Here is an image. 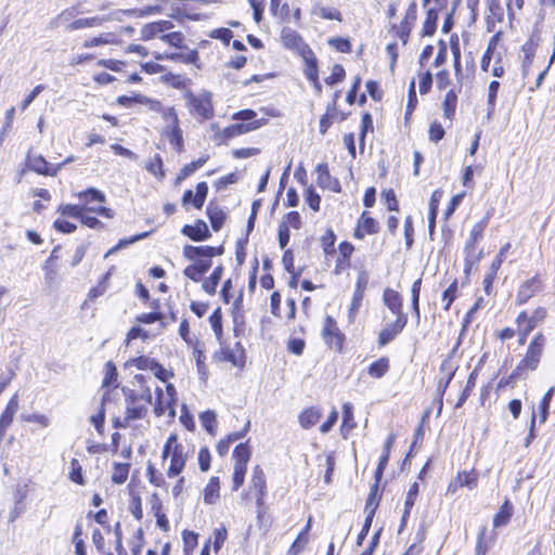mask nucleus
<instances>
[{"mask_svg": "<svg viewBox=\"0 0 555 555\" xmlns=\"http://www.w3.org/2000/svg\"><path fill=\"white\" fill-rule=\"evenodd\" d=\"M188 457L189 449L178 441L177 434H171L162 452L163 461L170 460L167 476L169 478L179 476L185 467Z\"/></svg>", "mask_w": 555, "mask_h": 555, "instance_id": "1", "label": "nucleus"}, {"mask_svg": "<svg viewBox=\"0 0 555 555\" xmlns=\"http://www.w3.org/2000/svg\"><path fill=\"white\" fill-rule=\"evenodd\" d=\"M183 99L185 100L190 114L194 117L202 121L214 117V105L210 92L202 91L195 94L191 90L185 89L183 92Z\"/></svg>", "mask_w": 555, "mask_h": 555, "instance_id": "2", "label": "nucleus"}, {"mask_svg": "<svg viewBox=\"0 0 555 555\" xmlns=\"http://www.w3.org/2000/svg\"><path fill=\"white\" fill-rule=\"evenodd\" d=\"M223 247L214 246H193L185 245L183 247V257L192 261L196 268L206 273L211 267V259L216 256L222 255Z\"/></svg>", "mask_w": 555, "mask_h": 555, "instance_id": "3", "label": "nucleus"}, {"mask_svg": "<svg viewBox=\"0 0 555 555\" xmlns=\"http://www.w3.org/2000/svg\"><path fill=\"white\" fill-rule=\"evenodd\" d=\"M149 413L146 403L139 402L134 396V391L131 390L126 395V410L124 417H116L113 420L115 428H127L132 422L143 420Z\"/></svg>", "mask_w": 555, "mask_h": 555, "instance_id": "4", "label": "nucleus"}, {"mask_svg": "<svg viewBox=\"0 0 555 555\" xmlns=\"http://www.w3.org/2000/svg\"><path fill=\"white\" fill-rule=\"evenodd\" d=\"M545 346V338L542 334H538L530 343L525 358L518 363L516 371H534L541 360Z\"/></svg>", "mask_w": 555, "mask_h": 555, "instance_id": "5", "label": "nucleus"}, {"mask_svg": "<svg viewBox=\"0 0 555 555\" xmlns=\"http://www.w3.org/2000/svg\"><path fill=\"white\" fill-rule=\"evenodd\" d=\"M107 22H124V13L120 11H112L104 15H96L92 17H83L73 21L66 26V29L68 31L78 30L82 28H92V27H99L102 26L104 23Z\"/></svg>", "mask_w": 555, "mask_h": 555, "instance_id": "6", "label": "nucleus"}, {"mask_svg": "<svg viewBox=\"0 0 555 555\" xmlns=\"http://www.w3.org/2000/svg\"><path fill=\"white\" fill-rule=\"evenodd\" d=\"M157 401L154 406V412L157 416L165 415L167 412L169 416L176 415L175 401H176V388L173 385L168 384L166 386V393L163 392L162 388H156Z\"/></svg>", "mask_w": 555, "mask_h": 555, "instance_id": "7", "label": "nucleus"}, {"mask_svg": "<svg viewBox=\"0 0 555 555\" xmlns=\"http://www.w3.org/2000/svg\"><path fill=\"white\" fill-rule=\"evenodd\" d=\"M322 336L325 343L336 350H340L344 343V335L337 326L336 321L327 315L324 320Z\"/></svg>", "mask_w": 555, "mask_h": 555, "instance_id": "8", "label": "nucleus"}, {"mask_svg": "<svg viewBox=\"0 0 555 555\" xmlns=\"http://www.w3.org/2000/svg\"><path fill=\"white\" fill-rule=\"evenodd\" d=\"M408 323V315L397 317L392 323H387L378 335V345L386 346L399 335Z\"/></svg>", "mask_w": 555, "mask_h": 555, "instance_id": "9", "label": "nucleus"}, {"mask_svg": "<svg viewBox=\"0 0 555 555\" xmlns=\"http://www.w3.org/2000/svg\"><path fill=\"white\" fill-rule=\"evenodd\" d=\"M173 28V24L170 21H157L145 24L140 30V39L143 41H150L155 38L162 40V35H167V31Z\"/></svg>", "mask_w": 555, "mask_h": 555, "instance_id": "10", "label": "nucleus"}, {"mask_svg": "<svg viewBox=\"0 0 555 555\" xmlns=\"http://www.w3.org/2000/svg\"><path fill=\"white\" fill-rule=\"evenodd\" d=\"M27 166L30 170L43 175L54 177L61 170L62 165L52 167L42 155L29 153L27 156Z\"/></svg>", "mask_w": 555, "mask_h": 555, "instance_id": "11", "label": "nucleus"}, {"mask_svg": "<svg viewBox=\"0 0 555 555\" xmlns=\"http://www.w3.org/2000/svg\"><path fill=\"white\" fill-rule=\"evenodd\" d=\"M20 409L18 395L15 393L9 400L4 411L0 416V443L4 439L8 428L13 423L14 416Z\"/></svg>", "mask_w": 555, "mask_h": 555, "instance_id": "12", "label": "nucleus"}, {"mask_svg": "<svg viewBox=\"0 0 555 555\" xmlns=\"http://www.w3.org/2000/svg\"><path fill=\"white\" fill-rule=\"evenodd\" d=\"M266 476L262 468L259 465H256L253 469V476L250 480V491L255 493L256 503L258 506L263 504L264 495H266Z\"/></svg>", "mask_w": 555, "mask_h": 555, "instance_id": "13", "label": "nucleus"}, {"mask_svg": "<svg viewBox=\"0 0 555 555\" xmlns=\"http://www.w3.org/2000/svg\"><path fill=\"white\" fill-rule=\"evenodd\" d=\"M317 183L322 189L333 192H340V183L337 179L332 178L326 164H319L315 168Z\"/></svg>", "mask_w": 555, "mask_h": 555, "instance_id": "14", "label": "nucleus"}, {"mask_svg": "<svg viewBox=\"0 0 555 555\" xmlns=\"http://www.w3.org/2000/svg\"><path fill=\"white\" fill-rule=\"evenodd\" d=\"M467 487L474 489L477 487V477L473 472H461L457 476L451 480L448 486L447 494H454L459 488Z\"/></svg>", "mask_w": 555, "mask_h": 555, "instance_id": "15", "label": "nucleus"}, {"mask_svg": "<svg viewBox=\"0 0 555 555\" xmlns=\"http://www.w3.org/2000/svg\"><path fill=\"white\" fill-rule=\"evenodd\" d=\"M281 39L285 48L305 52L307 44L301 36L291 27H284L281 31Z\"/></svg>", "mask_w": 555, "mask_h": 555, "instance_id": "16", "label": "nucleus"}, {"mask_svg": "<svg viewBox=\"0 0 555 555\" xmlns=\"http://www.w3.org/2000/svg\"><path fill=\"white\" fill-rule=\"evenodd\" d=\"M542 287V283L539 278L534 276L525 283L518 289L517 301L519 305L527 302L533 297Z\"/></svg>", "mask_w": 555, "mask_h": 555, "instance_id": "17", "label": "nucleus"}, {"mask_svg": "<svg viewBox=\"0 0 555 555\" xmlns=\"http://www.w3.org/2000/svg\"><path fill=\"white\" fill-rule=\"evenodd\" d=\"M182 234L190 237L192 241L201 242L210 237L209 229L206 222L198 220L195 224H185L182 230Z\"/></svg>", "mask_w": 555, "mask_h": 555, "instance_id": "18", "label": "nucleus"}, {"mask_svg": "<svg viewBox=\"0 0 555 555\" xmlns=\"http://www.w3.org/2000/svg\"><path fill=\"white\" fill-rule=\"evenodd\" d=\"M383 300L385 306L393 313L396 317L406 315L402 311V298L400 294L391 288H386L384 291Z\"/></svg>", "mask_w": 555, "mask_h": 555, "instance_id": "19", "label": "nucleus"}, {"mask_svg": "<svg viewBox=\"0 0 555 555\" xmlns=\"http://www.w3.org/2000/svg\"><path fill=\"white\" fill-rule=\"evenodd\" d=\"M377 222L372 217H370L367 212L364 211L359 219L354 236L357 238H363L365 234H374L377 233Z\"/></svg>", "mask_w": 555, "mask_h": 555, "instance_id": "20", "label": "nucleus"}, {"mask_svg": "<svg viewBox=\"0 0 555 555\" xmlns=\"http://www.w3.org/2000/svg\"><path fill=\"white\" fill-rule=\"evenodd\" d=\"M164 135L168 139L170 145L177 152H182L184 141L180 124L173 126H166L164 129Z\"/></svg>", "mask_w": 555, "mask_h": 555, "instance_id": "21", "label": "nucleus"}, {"mask_svg": "<svg viewBox=\"0 0 555 555\" xmlns=\"http://www.w3.org/2000/svg\"><path fill=\"white\" fill-rule=\"evenodd\" d=\"M321 416H322L321 410L318 408L311 406V408L304 410L299 414L298 422L302 428L308 429V428L314 426L317 423H319Z\"/></svg>", "mask_w": 555, "mask_h": 555, "instance_id": "22", "label": "nucleus"}, {"mask_svg": "<svg viewBox=\"0 0 555 555\" xmlns=\"http://www.w3.org/2000/svg\"><path fill=\"white\" fill-rule=\"evenodd\" d=\"M204 502L206 504H216L220 498V480L219 477H211L204 488Z\"/></svg>", "mask_w": 555, "mask_h": 555, "instance_id": "23", "label": "nucleus"}, {"mask_svg": "<svg viewBox=\"0 0 555 555\" xmlns=\"http://www.w3.org/2000/svg\"><path fill=\"white\" fill-rule=\"evenodd\" d=\"M117 11H120L121 13H124V18L126 16L134 17V18H142V17H145L149 15L160 13L163 11V8L160 4H155V5H146L142 9H129V10L118 9Z\"/></svg>", "mask_w": 555, "mask_h": 555, "instance_id": "24", "label": "nucleus"}, {"mask_svg": "<svg viewBox=\"0 0 555 555\" xmlns=\"http://www.w3.org/2000/svg\"><path fill=\"white\" fill-rule=\"evenodd\" d=\"M478 241L467 240L464 248L465 263L467 267H472L480 261L482 257V250L477 251Z\"/></svg>", "mask_w": 555, "mask_h": 555, "instance_id": "25", "label": "nucleus"}, {"mask_svg": "<svg viewBox=\"0 0 555 555\" xmlns=\"http://www.w3.org/2000/svg\"><path fill=\"white\" fill-rule=\"evenodd\" d=\"M118 41L114 34L107 33L102 34L96 37L89 38L82 42V47L86 49H91L94 47L105 46V44H116Z\"/></svg>", "mask_w": 555, "mask_h": 555, "instance_id": "26", "label": "nucleus"}, {"mask_svg": "<svg viewBox=\"0 0 555 555\" xmlns=\"http://www.w3.org/2000/svg\"><path fill=\"white\" fill-rule=\"evenodd\" d=\"M222 273L223 268L219 266L215 268L209 278L204 280L202 287L207 294L214 295L216 293V288L222 278Z\"/></svg>", "mask_w": 555, "mask_h": 555, "instance_id": "27", "label": "nucleus"}, {"mask_svg": "<svg viewBox=\"0 0 555 555\" xmlns=\"http://www.w3.org/2000/svg\"><path fill=\"white\" fill-rule=\"evenodd\" d=\"M209 155H203L197 160L186 164L179 172L177 177V182H180L191 175H193L197 169L202 168L205 163L208 160Z\"/></svg>", "mask_w": 555, "mask_h": 555, "instance_id": "28", "label": "nucleus"}, {"mask_svg": "<svg viewBox=\"0 0 555 555\" xmlns=\"http://www.w3.org/2000/svg\"><path fill=\"white\" fill-rule=\"evenodd\" d=\"M258 125L253 124H234L223 129L222 134L224 138L230 139L244 133H247L251 130L257 129Z\"/></svg>", "mask_w": 555, "mask_h": 555, "instance_id": "29", "label": "nucleus"}, {"mask_svg": "<svg viewBox=\"0 0 555 555\" xmlns=\"http://www.w3.org/2000/svg\"><path fill=\"white\" fill-rule=\"evenodd\" d=\"M417 494H418V483L414 482L410 487V489L406 493L405 503H404V512H403L402 521H401V529L405 526L406 518L410 515L412 507L414 506Z\"/></svg>", "mask_w": 555, "mask_h": 555, "instance_id": "30", "label": "nucleus"}, {"mask_svg": "<svg viewBox=\"0 0 555 555\" xmlns=\"http://www.w3.org/2000/svg\"><path fill=\"white\" fill-rule=\"evenodd\" d=\"M207 215L209 217L211 227L215 231H219L223 222L225 220V214L222 209L218 208L217 206L209 205L207 207Z\"/></svg>", "mask_w": 555, "mask_h": 555, "instance_id": "31", "label": "nucleus"}, {"mask_svg": "<svg viewBox=\"0 0 555 555\" xmlns=\"http://www.w3.org/2000/svg\"><path fill=\"white\" fill-rule=\"evenodd\" d=\"M389 371V360L380 358L369 366V374L373 378H382Z\"/></svg>", "mask_w": 555, "mask_h": 555, "instance_id": "32", "label": "nucleus"}, {"mask_svg": "<svg viewBox=\"0 0 555 555\" xmlns=\"http://www.w3.org/2000/svg\"><path fill=\"white\" fill-rule=\"evenodd\" d=\"M250 449L246 443H240L233 451L234 464L247 466L250 460Z\"/></svg>", "mask_w": 555, "mask_h": 555, "instance_id": "33", "label": "nucleus"}, {"mask_svg": "<svg viewBox=\"0 0 555 555\" xmlns=\"http://www.w3.org/2000/svg\"><path fill=\"white\" fill-rule=\"evenodd\" d=\"M130 464L128 463H114V469L112 474V480L116 485L124 483L129 474Z\"/></svg>", "mask_w": 555, "mask_h": 555, "instance_id": "34", "label": "nucleus"}, {"mask_svg": "<svg viewBox=\"0 0 555 555\" xmlns=\"http://www.w3.org/2000/svg\"><path fill=\"white\" fill-rule=\"evenodd\" d=\"M477 376H478V372L477 370H474L468 378H467V383H466V386L465 388L463 389L457 402L455 403V409H459L461 408L464 402L467 400V398L469 397L473 388L476 386V379H477Z\"/></svg>", "mask_w": 555, "mask_h": 555, "instance_id": "35", "label": "nucleus"}, {"mask_svg": "<svg viewBox=\"0 0 555 555\" xmlns=\"http://www.w3.org/2000/svg\"><path fill=\"white\" fill-rule=\"evenodd\" d=\"M202 426L210 434L216 435L217 415L214 411L208 410L199 415Z\"/></svg>", "mask_w": 555, "mask_h": 555, "instance_id": "36", "label": "nucleus"}, {"mask_svg": "<svg viewBox=\"0 0 555 555\" xmlns=\"http://www.w3.org/2000/svg\"><path fill=\"white\" fill-rule=\"evenodd\" d=\"M512 516V506L506 501L500 508V511L493 517V526L501 527L505 526Z\"/></svg>", "mask_w": 555, "mask_h": 555, "instance_id": "37", "label": "nucleus"}, {"mask_svg": "<svg viewBox=\"0 0 555 555\" xmlns=\"http://www.w3.org/2000/svg\"><path fill=\"white\" fill-rule=\"evenodd\" d=\"M490 212H488L480 221L475 223L469 232V237L473 241H480L483 236V232L486 228L488 227L489 220H490Z\"/></svg>", "mask_w": 555, "mask_h": 555, "instance_id": "38", "label": "nucleus"}, {"mask_svg": "<svg viewBox=\"0 0 555 555\" xmlns=\"http://www.w3.org/2000/svg\"><path fill=\"white\" fill-rule=\"evenodd\" d=\"M496 44H498V35L493 36L490 39V41L488 43L487 51H486V53L482 56L481 69L485 70V72H489L490 70V63H491V60L494 57V50L496 48Z\"/></svg>", "mask_w": 555, "mask_h": 555, "instance_id": "39", "label": "nucleus"}, {"mask_svg": "<svg viewBox=\"0 0 555 555\" xmlns=\"http://www.w3.org/2000/svg\"><path fill=\"white\" fill-rule=\"evenodd\" d=\"M457 103V96L453 90L447 92L443 100V113L447 118H452Z\"/></svg>", "mask_w": 555, "mask_h": 555, "instance_id": "40", "label": "nucleus"}, {"mask_svg": "<svg viewBox=\"0 0 555 555\" xmlns=\"http://www.w3.org/2000/svg\"><path fill=\"white\" fill-rule=\"evenodd\" d=\"M145 168L149 172L157 177L158 179H163L165 173L163 171V159L159 154H156L153 158H151Z\"/></svg>", "mask_w": 555, "mask_h": 555, "instance_id": "41", "label": "nucleus"}, {"mask_svg": "<svg viewBox=\"0 0 555 555\" xmlns=\"http://www.w3.org/2000/svg\"><path fill=\"white\" fill-rule=\"evenodd\" d=\"M522 52L525 54L524 61H522V73H524V76H527L529 67H530L532 59H533V55H534V52H535L534 44L531 40L527 41L522 46Z\"/></svg>", "mask_w": 555, "mask_h": 555, "instance_id": "42", "label": "nucleus"}, {"mask_svg": "<svg viewBox=\"0 0 555 555\" xmlns=\"http://www.w3.org/2000/svg\"><path fill=\"white\" fill-rule=\"evenodd\" d=\"M314 15L320 16L323 20H336L341 21V14L334 8L315 7L312 11Z\"/></svg>", "mask_w": 555, "mask_h": 555, "instance_id": "43", "label": "nucleus"}, {"mask_svg": "<svg viewBox=\"0 0 555 555\" xmlns=\"http://www.w3.org/2000/svg\"><path fill=\"white\" fill-rule=\"evenodd\" d=\"M85 209H86V206L62 204L59 206L57 211L62 216H67V217L79 219L81 216V212H85Z\"/></svg>", "mask_w": 555, "mask_h": 555, "instance_id": "44", "label": "nucleus"}, {"mask_svg": "<svg viewBox=\"0 0 555 555\" xmlns=\"http://www.w3.org/2000/svg\"><path fill=\"white\" fill-rule=\"evenodd\" d=\"M69 479L77 485H85V478L82 476V467L77 459H73L70 462V470L68 474Z\"/></svg>", "mask_w": 555, "mask_h": 555, "instance_id": "45", "label": "nucleus"}, {"mask_svg": "<svg viewBox=\"0 0 555 555\" xmlns=\"http://www.w3.org/2000/svg\"><path fill=\"white\" fill-rule=\"evenodd\" d=\"M162 41L166 42L167 44L183 49V42H184V35L180 31H172L167 33V35H162Z\"/></svg>", "mask_w": 555, "mask_h": 555, "instance_id": "46", "label": "nucleus"}, {"mask_svg": "<svg viewBox=\"0 0 555 555\" xmlns=\"http://www.w3.org/2000/svg\"><path fill=\"white\" fill-rule=\"evenodd\" d=\"M208 194V184L206 182H199L196 185V194L193 198V205L195 208L201 209L206 201Z\"/></svg>", "mask_w": 555, "mask_h": 555, "instance_id": "47", "label": "nucleus"}, {"mask_svg": "<svg viewBox=\"0 0 555 555\" xmlns=\"http://www.w3.org/2000/svg\"><path fill=\"white\" fill-rule=\"evenodd\" d=\"M437 13L435 10L430 9L427 11L426 20L424 22L423 33L426 36H431L436 31L437 27Z\"/></svg>", "mask_w": 555, "mask_h": 555, "instance_id": "48", "label": "nucleus"}, {"mask_svg": "<svg viewBox=\"0 0 555 555\" xmlns=\"http://www.w3.org/2000/svg\"><path fill=\"white\" fill-rule=\"evenodd\" d=\"M209 323L214 330L217 339L221 343L222 335V314L220 309H216L209 317Z\"/></svg>", "mask_w": 555, "mask_h": 555, "instance_id": "49", "label": "nucleus"}, {"mask_svg": "<svg viewBox=\"0 0 555 555\" xmlns=\"http://www.w3.org/2000/svg\"><path fill=\"white\" fill-rule=\"evenodd\" d=\"M554 388L547 390L539 403L540 422L545 423L548 416V408L552 400Z\"/></svg>", "mask_w": 555, "mask_h": 555, "instance_id": "50", "label": "nucleus"}, {"mask_svg": "<svg viewBox=\"0 0 555 555\" xmlns=\"http://www.w3.org/2000/svg\"><path fill=\"white\" fill-rule=\"evenodd\" d=\"M395 438H396V436L393 434L389 435V437L387 438V440L384 444V452H383V455L380 456L379 463H378V473H383L388 463L389 453H390L391 447L393 444Z\"/></svg>", "mask_w": 555, "mask_h": 555, "instance_id": "51", "label": "nucleus"}, {"mask_svg": "<svg viewBox=\"0 0 555 555\" xmlns=\"http://www.w3.org/2000/svg\"><path fill=\"white\" fill-rule=\"evenodd\" d=\"M422 279L416 280L411 287L412 308L417 319H420V292Z\"/></svg>", "mask_w": 555, "mask_h": 555, "instance_id": "52", "label": "nucleus"}, {"mask_svg": "<svg viewBox=\"0 0 555 555\" xmlns=\"http://www.w3.org/2000/svg\"><path fill=\"white\" fill-rule=\"evenodd\" d=\"M335 241H336V236H335L333 230H331V229L326 230L325 234L321 237V246L323 248V251L326 255L334 253Z\"/></svg>", "mask_w": 555, "mask_h": 555, "instance_id": "53", "label": "nucleus"}, {"mask_svg": "<svg viewBox=\"0 0 555 555\" xmlns=\"http://www.w3.org/2000/svg\"><path fill=\"white\" fill-rule=\"evenodd\" d=\"M247 466L234 464L233 466V487L232 489L236 491L245 480Z\"/></svg>", "mask_w": 555, "mask_h": 555, "instance_id": "54", "label": "nucleus"}, {"mask_svg": "<svg viewBox=\"0 0 555 555\" xmlns=\"http://www.w3.org/2000/svg\"><path fill=\"white\" fill-rule=\"evenodd\" d=\"M218 358L222 361H227L237 366L241 364V359L236 356V353L229 347H221L220 351L217 353Z\"/></svg>", "mask_w": 555, "mask_h": 555, "instance_id": "55", "label": "nucleus"}, {"mask_svg": "<svg viewBox=\"0 0 555 555\" xmlns=\"http://www.w3.org/2000/svg\"><path fill=\"white\" fill-rule=\"evenodd\" d=\"M105 376L103 379V386H111L117 382V367L111 361L105 364Z\"/></svg>", "mask_w": 555, "mask_h": 555, "instance_id": "56", "label": "nucleus"}, {"mask_svg": "<svg viewBox=\"0 0 555 555\" xmlns=\"http://www.w3.org/2000/svg\"><path fill=\"white\" fill-rule=\"evenodd\" d=\"M22 420L27 423H36L42 428L48 427L51 423L47 415L40 413L22 415Z\"/></svg>", "mask_w": 555, "mask_h": 555, "instance_id": "57", "label": "nucleus"}, {"mask_svg": "<svg viewBox=\"0 0 555 555\" xmlns=\"http://www.w3.org/2000/svg\"><path fill=\"white\" fill-rule=\"evenodd\" d=\"M345 78V69L341 65L335 64L332 68V74L325 78V82L330 86L343 81Z\"/></svg>", "mask_w": 555, "mask_h": 555, "instance_id": "58", "label": "nucleus"}, {"mask_svg": "<svg viewBox=\"0 0 555 555\" xmlns=\"http://www.w3.org/2000/svg\"><path fill=\"white\" fill-rule=\"evenodd\" d=\"M82 533V526L81 524H77L73 537V542L75 544V553L76 555H87L86 554V547L83 541L80 539V535Z\"/></svg>", "mask_w": 555, "mask_h": 555, "instance_id": "59", "label": "nucleus"}, {"mask_svg": "<svg viewBox=\"0 0 555 555\" xmlns=\"http://www.w3.org/2000/svg\"><path fill=\"white\" fill-rule=\"evenodd\" d=\"M337 113L335 112V107H327L326 114L323 115L320 119V132L324 134L327 129L331 127L333 120L335 119Z\"/></svg>", "mask_w": 555, "mask_h": 555, "instance_id": "60", "label": "nucleus"}, {"mask_svg": "<svg viewBox=\"0 0 555 555\" xmlns=\"http://www.w3.org/2000/svg\"><path fill=\"white\" fill-rule=\"evenodd\" d=\"M127 364L133 365L139 370H151L156 366V361L146 357H138L130 360Z\"/></svg>", "mask_w": 555, "mask_h": 555, "instance_id": "61", "label": "nucleus"}, {"mask_svg": "<svg viewBox=\"0 0 555 555\" xmlns=\"http://www.w3.org/2000/svg\"><path fill=\"white\" fill-rule=\"evenodd\" d=\"M356 423L353 421L352 404L346 402L343 405V428H353Z\"/></svg>", "mask_w": 555, "mask_h": 555, "instance_id": "62", "label": "nucleus"}, {"mask_svg": "<svg viewBox=\"0 0 555 555\" xmlns=\"http://www.w3.org/2000/svg\"><path fill=\"white\" fill-rule=\"evenodd\" d=\"M197 461L202 472H207L210 468L211 455L207 447L198 451Z\"/></svg>", "mask_w": 555, "mask_h": 555, "instance_id": "63", "label": "nucleus"}, {"mask_svg": "<svg viewBox=\"0 0 555 555\" xmlns=\"http://www.w3.org/2000/svg\"><path fill=\"white\" fill-rule=\"evenodd\" d=\"M308 543V537L306 535V532H300L296 540L294 541L293 545L288 550V555H298L306 544Z\"/></svg>", "mask_w": 555, "mask_h": 555, "instance_id": "64", "label": "nucleus"}]
</instances>
